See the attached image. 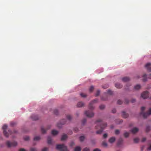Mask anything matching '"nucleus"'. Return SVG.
<instances>
[{"label": "nucleus", "instance_id": "obj_1", "mask_svg": "<svg viewBox=\"0 0 151 151\" xmlns=\"http://www.w3.org/2000/svg\"><path fill=\"white\" fill-rule=\"evenodd\" d=\"M107 124L105 123H102L101 125H97V126H96L95 127L96 129H97L100 128V129L97 130L96 132V134H99L101 133L104 128L107 126Z\"/></svg>", "mask_w": 151, "mask_h": 151}, {"label": "nucleus", "instance_id": "obj_2", "mask_svg": "<svg viewBox=\"0 0 151 151\" xmlns=\"http://www.w3.org/2000/svg\"><path fill=\"white\" fill-rule=\"evenodd\" d=\"M66 118L67 119L68 121H66L65 119H63L60 122V124H58L57 126L59 128H60L61 126V125L62 124H68L69 123V121H70L72 119V117L70 115H68L66 116Z\"/></svg>", "mask_w": 151, "mask_h": 151}, {"label": "nucleus", "instance_id": "obj_3", "mask_svg": "<svg viewBox=\"0 0 151 151\" xmlns=\"http://www.w3.org/2000/svg\"><path fill=\"white\" fill-rule=\"evenodd\" d=\"M145 109V107H142L141 108V112L140 113V114L142 115L145 118H146L147 116H149L151 114V108H150L148 112L146 113H144L143 112Z\"/></svg>", "mask_w": 151, "mask_h": 151}, {"label": "nucleus", "instance_id": "obj_4", "mask_svg": "<svg viewBox=\"0 0 151 151\" xmlns=\"http://www.w3.org/2000/svg\"><path fill=\"white\" fill-rule=\"evenodd\" d=\"M56 148L60 151H69L67 149V147L64 144L57 145Z\"/></svg>", "mask_w": 151, "mask_h": 151}, {"label": "nucleus", "instance_id": "obj_5", "mask_svg": "<svg viewBox=\"0 0 151 151\" xmlns=\"http://www.w3.org/2000/svg\"><path fill=\"white\" fill-rule=\"evenodd\" d=\"M98 99H96L90 102L88 106L89 109L91 110H93L94 109V107L93 106V105L95 103H97L98 102Z\"/></svg>", "mask_w": 151, "mask_h": 151}, {"label": "nucleus", "instance_id": "obj_6", "mask_svg": "<svg viewBox=\"0 0 151 151\" xmlns=\"http://www.w3.org/2000/svg\"><path fill=\"white\" fill-rule=\"evenodd\" d=\"M6 145L8 147H14L17 145V143L15 141L11 142L9 141H7L6 142Z\"/></svg>", "mask_w": 151, "mask_h": 151}, {"label": "nucleus", "instance_id": "obj_7", "mask_svg": "<svg viewBox=\"0 0 151 151\" xmlns=\"http://www.w3.org/2000/svg\"><path fill=\"white\" fill-rule=\"evenodd\" d=\"M85 114L86 116L89 117H91L93 116L94 114L92 111H86L85 112Z\"/></svg>", "mask_w": 151, "mask_h": 151}, {"label": "nucleus", "instance_id": "obj_8", "mask_svg": "<svg viewBox=\"0 0 151 151\" xmlns=\"http://www.w3.org/2000/svg\"><path fill=\"white\" fill-rule=\"evenodd\" d=\"M149 92L147 91L143 92L141 94V97L143 99H146L148 97Z\"/></svg>", "mask_w": 151, "mask_h": 151}, {"label": "nucleus", "instance_id": "obj_9", "mask_svg": "<svg viewBox=\"0 0 151 151\" xmlns=\"http://www.w3.org/2000/svg\"><path fill=\"white\" fill-rule=\"evenodd\" d=\"M7 127V126L6 125H3L2 128L3 129V133L4 135L6 137H8L9 136V134L6 131V129Z\"/></svg>", "mask_w": 151, "mask_h": 151}, {"label": "nucleus", "instance_id": "obj_10", "mask_svg": "<svg viewBox=\"0 0 151 151\" xmlns=\"http://www.w3.org/2000/svg\"><path fill=\"white\" fill-rule=\"evenodd\" d=\"M143 78V81H145L147 80V78H148L150 79H151V74L150 75H147L146 74H145L143 75L142 76Z\"/></svg>", "mask_w": 151, "mask_h": 151}, {"label": "nucleus", "instance_id": "obj_11", "mask_svg": "<svg viewBox=\"0 0 151 151\" xmlns=\"http://www.w3.org/2000/svg\"><path fill=\"white\" fill-rule=\"evenodd\" d=\"M145 67L148 71H151V63H147L145 65Z\"/></svg>", "mask_w": 151, "mask_h": 151}, {"label": "nucleus", "instance_id": "obj_12", "mask_svg": "<svg viewBox=\"0 0 151 151\" xmlns=\"http://www.w3.org/2000/svg\"><path fill=\"white\" fill-rule=\"evenodd\" d=\"M138 129L136 127H134L132 129L131 131V132L133 134H135L138 131Z\"/></svg>", "mask_w": 151, "mask_h": 151}, {"label": "nucleus", "instance_id": "obj_13", "mask_svg": "<svg viewBox=\"0 0 151 151\" xmlns=\"http://www.w3.org/2000/svg\"><path fill=\"white\" fill-rule=\"evenodd\" d=\"M31 118L33 120H35L38 119V117L37 115H32L31 116Z\"/></svg>", "mask_w": 151, "mask_h": 151}, {"label": "nucleus", "instance_id": "obj_14", "mask_svg": "<svg viewBox=\"0 0 151 151\" xmlns=\"http://www.w3.org/2000/svg\"><path fill=\"white\" fill-rule=\"evenodd\" d=\"M115 140V138L114 137H112L110 138L109 140V142L111 143H113Z\"/></svg>", "mask_w": 151, "mask_h": 151}, {"label": "nucleus", "instance_id": "obj_15", "mask_svg": "<svg viewBox=\"0 0 151 151\" xmlns=\"http://www.w3.org/2000/svg\"><path fill=\"white\" fill-rule=\"evenodd\" d=\"M84 104L82 102H79L77 104V106L78 107H81L84 105Z\"/></svg>", "mask_w": 151, "mask_h": 151}, {"label": "nucleus", "instance_id": "obj_16", "mask_svg": "<svg viewBox=\"0 0 151 151\" xmlns=\"http://www.w3.org/2000/svg\"><path fill=\"white\" fill-rule=\"evenodd\" d=\"M122 116L123 118H125L128 117V115L124 111H122Z\"/></svg>", "mask_w": 151, "mask_h": 151}, {"label": "nucleus", "instance_id": "obj_17", "mask_svg": "<svg viewBox=\"0 0 151 151\" xmlns=\"http://www.w3.org/2000/svg\"><path fill=\"white\" fill-rule=\"evenodd\" d=\"M129 78L127 77H124L122 78V81L124 82L128 81H129Z\"/></svg>", "mask_w": 151, "mask_h": 151}, {"label": "nucleus", "instance_id": "obj_18", "mask_svg": "<svg viewBox=\"0 0 151 151\" xmlns=\"http://www.w3.org/2000/svg\"><path fill=\"white\" fill-rule=\"evenodd\" d=\"M67 138V136L66 134H63L61 138V140L62 141L65 140Z\"/></svg>", "mask_w": 151, "mask_h": 151}, {"label": "nucleus", "instance_id": "obj_19", "mask_svg": "<svg viewBox=\"0 0 151 151\" xmlns=\"http://www.w3.org/2000/svg\"><path fill=\"white\" fill-rule=\"evenodd\" d=\"M115 86L117 88H121L122 87V85L119 83H116L115 84Z\"/></svg>", "mask_w": 151, "mask_h": 151}, {"label": "nucleus", "instance_id": "obj_20", "mask_svg": "<svg viewBox=\"0 0 151 151\" xmlns=\"http://www.w3.org/2000/svg\"><path fill=\"white\" fill-rule=\"evenodd\" d=\"M47 143L48 144H50L52 142L51 138L50 137H48L47 139Z\"/></svg>", "mask_w": 151, "mask_h": 151}, {"label": "nucleus", "instance_id": "obj_21", "mask_svg": "<svg viewBox=\"0 0 151 151\" xmlns=\"http://www.w3.org/2000/svg\"><path fill=\"white\" fill-rule=\"evenodd\" d=\"M141 86L140 85L137 84L134 87V88L136 90H138L141 88Z\"/></svg>", "mask_w": 151, "mask_h": 151}, {"label": "nucleus", "instance_id": "obj_22", "mask_svg": "<svg viewBox=\"0 0 151 151\" xmlns=\"http://www.w3.org/2000/svg\"><path fill=\"white\" fill-rule=\"evenodd\" d=\"M58 133V131L54 130H52V134L54 135L57 134Z\"/></svg>", "mask_w": 151, "mask_h": 151}, {"label": "nucleus", "instance_id": "obj_23", "mask_svg": "<svg viewBox=\"0 0 151 151\" xmlns=\"http://www.w3.org/2000/svg\"><path fill=\"white\" fill-rule=\"evenodd\" d=\"M81 148L79 146H77L74 149V151H81Z\"/></svg>", "mask_w": 151, "mask_h": 151}, {"label": "nucleus", "instance_id": "obj_24", "mask_svg": "<svg viewBox=\"0 0 151 151\" xmlns=\"http://www.w3.org/2000/svg\"><path fill=\"white\" fill-rule=\"evenodd\" d=\"M41 131L42 133H45L46 132V130L44 129V128L42 127L41 129Z\"/></svg>", "mask_w": 151, "mask_h": 151}, {"label": "nucleus", "instance_id": "obj_25", "mask_svg": "<svg viewBox=\"0 0 151 151\" xmlns=\"http://www.w3.org/2000/svg\"><path fill=\"white\" fill-rule=\"evenodd\" d=\"M85 137L84 136H81L79 137V140L80 141L82 142L84 139Z\"/></svg>", "mask_w": 151, "mask_h": 151}, {"label": "nucleus", "instance_id": "obj_26", "mask_svg": "<svg viewBox=\"0 0 151 151\" xmlns=\"http://www.w3.org/2000/svg\"><path fill=\"white\" fill-rule=\"evenodd\" d=\"M40 139V137L36 136V137H35L34 138V140L37 141V140H39Z\"/></svg>", "mask_w": 151, "mask_h": 151}, {"label": "nucleus", "instance_id": "obj_27", "mask_svg": "<svg viewBox=\"0 0 151 151\" xmlns=\"http://www.w3.org/2000/svg\"><path fill=\"white\" fill-rule=\"evenodd\" d=\"M129 133L128 132H125L124 134V136L125 137H128Z\"/></svg>", "mask_w": 151, "mask_h": 151}, {"label": "nucleus", "instance_id": "obj_28", "mask_svg": "<svg viewBox=\"0 0 151 151\" xmlns=\"http://www.w3.org/2000/svg\"><path fill=\"white\" fill-rule=\"evenodd\" d=\"M150 130V127L149 126H147L146 129V130L147 132L149 131Z\"/></svg>", "mask_w": 151, "mask_h": 151}, {"label": "nucleus", "instance_id": "obj_29", "mask_svg": "<svg viewBox=\"0 0 151 151\" xmlns=\"http://www.w3.org/2000/svg\"><path fill=\"white\" fill-rule=\"evenodd\" d=\"M24 138L25 140L27 141L29 139V136H26L24 137Z\"/></svg>", "mask_w": 151, "mask_h": 151}, {"label": "nucleus", "instance_id": "obj_30", "mask_svg": "<svg viewBox=\"0 0 151 151\" xmlns=\"http://www.w3.org/2000/svg\"><path fill=\"white\" fill-rule=\"evenodd\" d=\"M93 89H94L93 87V86H91L90 88H89V91L90 92H91L93 91Z\"/></svg>", "mask_w": 151, "mask_h": 151}, {"label": "nucleus", "instance_id": "obj_31", "mask_svg": "<svg viewBox=\"0 0 151 151\" xmlns=\"http://www.w3.org/2000/svg\"><path fill=\"white\" fill-rule=\"evenodd\" d=\"M134 140L135 143H137L139 141V139L138 138H135L134 139Z\"/></svg>", "mask_w": 151, "mask_h": 151}, {"label": "nucleus", "instance_id": "obj_32", "mask_svg": "<svg viewBox=\"0 0 151 151\" xmlns=\"http://www.w3.org/2000/svg\"><path fill=\"white\" fill-rule=\"evenodd\" d=\"M105 108V106L103 105H101L99 106V108L101 109H103Z\"/></svg>", "mask_w": 151, "mask_h": 151}, {"label": "nucleus", "instance_id": "obj_33", "mask_svg": "<svg viewBox=\"0 0 151 151\" xmlns=\"http://www.w3.org/2000/svg\"><path fill=\"white\" fill-rule=\"evenodd\" d=\"M16 124V123L14 122H12L10 123V125L12 126H14Z\"/></svg>", "mask_w": 151, "mask_h": 151}, {"label": "nucleus", "instance_id": "obj_34", "mask_svg": "<svg viewBox=\"0 0 151 151\" xmlns=\"http://www.w3.org/2000/svg\"><path fill=\"white\" fill-rule=\"evenodd\" d=\"M80 95L83 97H85L87 96L86 95L83 93H80Z\"/></svg>", "mask_w": 151, "mask_h": 151}, {"label": "nucleus", "instance_id": "obj_35", "mask_svg": "<svg viewBox=\"0 0 151 151\" xmlns=\"http://www.w3.org/2000/svg\"><path fill=\"white\" fill-rule=\"evenodd\" d=\"M122 103V102L120 100H119L117 101V103L119 104H121Z\"/></svg>", "mask_w": 151, "mask_h": 151}, {"label": "nucleus", "instance_id": "obj_36", "mask_svg": "<svg viewBox=\"0 0 151 151\" xmlns=\"http://www.w3.org/2000/svg\"><path fill=\"white\" fill-rule=\"evenodd\" d=\"M102 145L105 147H107V143L104 142H102Z\"/></svg>", "mask_w": 151, "mask_h": 151}, {"label": "nucleus", "instance_id": "obj_37", "mask_svg": "<svg viewBox=\"0 0 151 151\" xmlns=\"http://www.w3.org/2000/svg\"><path fill=\"white\" fill-rule=\"evenodd\" d=\"M100 91L99 90H98L97 91L96 93V94H95L96 96H98L100 94Z\"/></svg>", "mask_w": 151, "mask_h": 151}, {"label": "nucleus", "instance_id": "obj_38", "mask_svg": "<svg viewBox=\"0 0 151 151\" xmlns=\"http://www.w3.org/2000/svg\"><path fill=\"white\" fill-rule=\"evenodd\" d=\"M53 112L56 115H58V111L57 110L55 109L54 110Z\"/></svg>", "mask_w": 151, "mask_h": 151}, {"label": "nucleus", "instance_id": "obj_39", "mask_svg": "<svg viewBox=\"0 0 151 151\" xmlns=\"http://www.w3.org/2000/svg\"><path fill=\"white\" fill-rule=\"evenodd\" d=\"M107 93L110 95H111L113 93V92L112 91L109 90L107 91Z\"/></svg>", "mask_w": 151, "mask_h": 151}, {"label": "nucleus", "instance_id": "obj_40", "mask_svg": "<svg viewBox=\"0 0 151 151\" xmlns=\"http://www.w3.org/2000/svg\"><path fill=\"white\" fill-rule=\"evenodd\" d=\"M83 151H90L89 149L88 148L86 147L84 148Z\"/></svg>", "mask_w": 151, "mask_h": 151}, {"label": "nucleus", "instance_id": "obj_41", "mask_svg": "<svg viewBox=\"0 0 151 151\" xmlns=\"http://www.w3.org/2000/svg\"><path fill=\"white\" fill-rule=\"evenodd\" d=\"M42 151H48V149L47 147H45L42 149Z\"/></svg>", "mask_w": 151, "mask_h": 151}, {"label": "nucleus", "instance_id": "obj_42", "mask_svg": "<svg viewBox=\"0 0 151 151\" xmlns=\"http://www.w3.org/2000/svg\"><path fill=\"white\" fill-rule=\"evenodd\" d=\"M30 150L31 151H37L36 149L34 148H31Z\"/></svg>", "mask_w": 151, "mask_h": 151}, {"label": "nucleus", "instance_id": "obj_43", "mask_svg": "<svg viewBox=\"0 0 151 151\" xmlns=\"http://www.w3.org/2000/svg\"><path fill=\"white\" fill-rule=\"evenodd\" d=\"M119 133V131L118 130H116L115 131V134H118Z\"/></svg>", "mask_w": 151, "mask_h": 151}, {"label": "nucleus", "instance_id": "obj_44", "mask_svg": "<svg viewBox=\"0 0 151 151\" xmlns=\"http://www.w3.org/2000/svg\"><path fill=\"white\" fill-rule=\"evenodd\" d=\"M122 139H120L118 143V145L120 144L122 142Z\"/></svg>", "mask_w": 151, "mask_h": 151}, {"label": "nucleus", "instance_id": "obj_45", "mask_svg": "<svg viewBox=\"0 0 151 151\" xmlns=\"http://www.w3.org/2000/svg\"><path fill=\"white\" fill-rule=\"evenodd\" d=\"M86 122V119H84L82 121V123L83 124H84Z\"/></svg>", "mask_w": 151, "mask_h": 151}, {"label": "nucleus", "instance_id": "obj_46", "mask_svg": "<svg viewBox=\"0 0 151 151\" xmlns=\"http://www.w3.org/2000/svg\"><path fill=\"white\" fill-rule=\"evenodd\" d=\"M136 101V99H132L131 100L132 103H133L135 102Z\"/></svg>", "mask_w": 151, "mask_h": 151}, {"label": "nucleus", "instance_id": "obj_47", "mask_svg": "<svg viewBox=\"0 0 151 151\" xmlns=\"http://www.w3.org/2000/svg\"><path fill=\"white\" fill-rule=\"evenodd\" d=\"M146 140V138H145V137H143L142 138V139L141 140V141L142 142H144Z\"/></svg>", "mask_w": 151, "mask_h": 151}, {"label": "nucleus", "instance_id": "obj_48", "mask_svg": "<svg viewBox=\"0 0 151 151\" xmlns=\"http://www.w3.org/2000/svg\"><path fill=\"white\" fill-rule=\"evenodd\" d=\"M129 101L127 99H125V103L127 104L129 103Z\"/></svg>", "mask_w": 151, "mask_h": 151}, {"label": "nucleus", "instance_id": "obj_49", "mask_svg": "<svg viewBox=\"0 0 151 151\" xmlns=\"http://www.w3.org/2000/svg\"><path fill=\"white\" fill-rule=\"evenodd\" d=\"M107 137V134H104L103 135V137L106 138Z\"/></svg>", "mask_w": 151, "mask_h": 151}, {"label": "nucleus", "instance_id": "obj_50", "mask_svg": "<svg viewBox=\"0 0 151 151\" xmlns=\"http://www.w3.org/2000/svg\"><path fill=\"white\" fill-rule=\"evenodd\" d=\"M93 151H101V150L98 148H96L94 149Z\"/></svg>", "mask_w": 151, "mask_h": 151}, {"label": "nucleus", "instance_id": "obj_51", "mask_svg": "<svg viewBox=\"0 0 151 151\" xmlns=\"http://www.w3.org/2000/svg\"><path fill=\"white\" fill-rule=\"evenodd\" d=\"M149 147L147 148V149L148 150H151V145L150 144H149Z\"/></svg>", "mask_w": 151, "mask_h": 151}, {"label": "nucleus", "instance_id": "obj_52", "mask_svg": "<svg viewBox=\"0 0 151 151\" xmlns=\"http://www.w3.org/2000/svg\"><path fill=\"white\" fill-rule=\"evenodd\" d=\"M101 122V119H98L96 121V123H97V122Z\"/></svg>", "mask_w": 151, "mask_h": 151}, {"label": "nucleus", "instance_id": "obj_53", "mask_svg": "<svg viewBox=\"0 0 151 151\" xmlns=\"http://www.w3.org/2000/svg\"><path fill=\"white\" fill-rule=\"evenodd\" d=\"M19 151H26V150L23 148L20 149Z\"/></svg>", "mask_w": 151, "mask_h": 151}, {"label": "nucleus", "instance_id": "obj_54", "mask_svg": "<svg viewBox=\"0 0 151 151\" xmlns=\"http://www.w3.org/2000/svg\"><path fill=\"white\" fill-rule=\"evenodd\" d=\"M112 113H115L116 112V110L115 109H113L112 110Z\"/></svg>", "mask_w": 151, "mask_h": 151}, {"label": "nucleus", "instance_id": "obj_55", "mask_svg": "<svg viewBox=\"0 0 151 151\" xmlns=\"http://www.w3.org/2000/svg\"><path fill=\"white\" fill-rule=\"evenodd\" d=\"M101 99L103 101H106L107 100V99L106 98H104V97H102Z\"/></svg>", "mask_w": 151, "mask_h": 151}, {"label": "nucleus", "instance_id": "obj_56", "mask_svg": "<svg viewBox=\"0 0 151 151\" xmlns=\"http://www.w3.org/2000/svg\"><path fill=\"white\" fill-rule=\"evenodd\" d=\"M108 85H106V86H103V88H104V89H106V88H108Z\"/></svg>", "mask_w": 151, "mask_h": 151}, {"label": "nucleus", "instance_id": "obj_57", "mask_svg": "<svg viewBox=\"0 0 151 151\" xmlns=\"http://www.w3.org/2000/svg\"><path fill=\"white\" fill-rule=\"evenodd\" d=\"M74 129L76 132H77L78 131V129L77 127H75Z\"/></svg>", "mask_w": 151, "mask_h": 151}, {"label": "nucleus", "instance_id": "obj_58", "mask_svg": "<svg viewBox=\"0 0 151 151\" xmlns=\"http://www.w3.org/2000/svg\"><path fill=\"white\" fill-rule=\"evenodd\" d=\"M74 144V143L73 142H72L70 144V146H72Z\"/></svg>", "mask_w": 151, "mask_h": 151}, {"label": "nucleus", "instance_id": "obj_59", "mask_svg": "<svg viewBox=\"0 0 151 151\" xmlns=\"http://www.w3.org/2000/svg\"><path fill=\"white\" fill-rule=\"evenodd\" d=\"M122 120L119 121V123H117V124H120L121 123H122Z\"/></svg>", "mask_w": 151, "mask_h": 151}, {"label": "nucleus", "instance_id": "obj_60", "mask_svg": "<svg viewBox=\"0 0 151 151\" xmlns=\"http://www.w3.org/2000/svg\"><path fill=\"white\" fill-rule=\"evenodd\" d=\"M76 115L77 116H78V115H79V113H77L76 114Z\"/></svg>", "mask_w": 151, "mask_h": 151}, {"label": "nucleus", "instance_id": "obj_61", "mask_svg": "<svg viewBox=\"0 0 151 151\" xmlns=\"http://www.w3.org/2000/svg\"><path fill=\"white\" fill-rule=\"evenodd\" d=\"M144 148V146L142 147L141 148V150L142 151L143 150V148Z\"/></svg>", "mask_w": 151, "mask_h": 151}, {"label": "nucleus", "instance_id": "obj_62", "mask_svg": "<svg viewBox=\"0 0 151 151\" xmlns=\"http://www.w3.org/2000/svg\"><path fill=\"white\" fill-rule=\"evenodd\" d=\"M9 133H11V131H9Z\"/></svg>", "mask_w": 151, "mask_h": 151}, {"label": "nucleus", "instance_id": "obj_63", "mask_svg": "<svg viewBox=\"0 0 151 151\" xmlns=\"http://www.w3.org/2000/svg\"><path fill=\"white\" fill-rule=\"evenodd\" d=\"M137 77H138V78H140V76H137Z\"/></svg>", "mask_w": 151, "mask_h": 151}, {"label": "nucleus", "instance_id": "obj_64", "mask_svg": "<svg viewBox=\"0 0 151 151\" xmlns=\"http://www.w3.org/2000/svg\"><path fill=\"white\" fill-rule=\"evenodd\" d=\"M150 99H151V97L150 98Z\"/></svg>", "mask_w": 151, "mask_h": 151}]
</instances>
